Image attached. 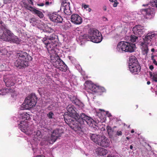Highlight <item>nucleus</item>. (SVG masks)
Instances as JSON below:
<instances>
[{
  "instance_id": "nucleus-1",
  "label": "nucleus",
  "mask_w": 157,
  "mask_h": 157,
  "mask_svg": "<svg viewBox=\"0 0 157 157\" xmlns=\"http://www.w3.org/2000/svg\"><path fill=\"white\" fill-rule=\"evenodd\" d=\"M17 60L14 62V65L20 69L25 68L29 65V61L33 58L26 52L19 51L16 55Z\"/></svg>"
},
{
  "instance_id": "nucleus-2",
  "label": "nucleus",
  "mask_w": 157,
  "mask_h": 157,
  "mask_svg": "<svg viewBox=\"0 0 157 157\" xmlns=\"http://www.w3.org/2000/svg\"><path fill=\"white\" fill-rule=\"evenodd\" d=\"M58 39V36L53 34L50 36L43 38L42 40L43 43L45 44L49 53H52L57 50L56 47L57 46Z\"/></svg>"
},
{
  "instance_id": "nucleus-3",
  "label": "nucleus",
  "mask_w": 157,
  "mask_h": 157,
  "mask_svg": "<svg viewBox=\"0 0 157 157\" xmlns=\"http://www.w3.org/2000/svg\"><path fill=\"white\" fill-rule=\"evenodd\" d=\"M90 137L94 143L102 147H106L110 145L109 140L105 136L90 133Z\"/></svg>"
},
{
  "instance_id": "nucleus-4",
  "label": "nucleus",
  "mask_w": 157,
  "mask_h": 157,
  "mask_svg": "<svg viewBox=\"0 0 157 157\" xmlns=\"http://www.w3.org/2000/svg\"><path fill=\"white\" fill-rule=\"evenodd\" d=\"M89 33V35L84 34L82 36V38L88 40H90L92 42L95 43H99L101 41L102 37L101 33L98 30L94 29H91Z\"/></svg>"
},
{
  "instance_id": "nucleus-5",
  "label": "nucleus",
  "mask_w": 157,
  "mask_h": 157,
  "mask_svg": "<svg viewBox=\"0 0 157 157\" xmlns=\"http://www.w3.org/2000/svg\"><path fill=\"white\" fill-rule=\"evenodd\" d=\"M65 122L73 130L75 131L81 130V124L79 123L78 120L74 117H71L67 114L64 116Z\"/></svg>"
},
{
  "instance_id": "nucleus-6",
  "label": "nucleus",
  "mask_w": 157,
  "mask_h": 157,
  "mask_svg": "<svg viewBox=\"0 0 157 157\" xmlns=\"http://www.w3.org/2000/svg\"><path fill=\"white\" fill-rule=\"evenodd\" d=\"M129 68L130 72L134 75H136L140 71L141 67L138 60L134 56H131L129 59Z\"/></svg>"
},
{
  "instance_id": "nucleus-7",
  "label": "nucleus",
  "mask_w": 157,
  "mask_h": 157,
  "mask_svg": "<svg viewBox=\"0 0 157 157\" xmlns=\"http://www.w3.org/2000/svg\"><path fill=\"white\" fill-rule=\"evenodd\" d=\"M85 86L88 92H91V91L93 92L98 93L99 95H101L103 92L106 91L105 88L101 86H98L94 84L90 81H86L85 82Z\"/></svg>"
},
{
  "instance_id": "nucleus-8",
  "label": "nucleus",
  "mask_w": 157,
  "mask_h": 157,
  "mask_svg": "<svg viewBox=\"0 0 157 157\" xmlns=\"http://www.w3.org/2000/svg\"><path fill=\"white\" fill-rule=\"evenodd\" d=\"M37 102V98L35 94H32L28 96L21 106V109H29L34 106Z\"/></svg>"
},
{
  "instance_id": "nucleus-9",
  "label": "nucleus",
  "mask_w": 157,
  "mask_h": 157,
  "mask_svg": "<svg viewBox=\"0 0 157 157\" xmlns=\"http://www.w3.org/2000/svg\"><path fill=\"white\" fill-rule=\"evenodd\" d=\"M135 44L127 42L121 41L117 44V50L120 52H132L134 51Z\"/></svg>"
},
{
  "instance_id": "nucleus-10",
  "label": "nucleus",
  "mask_w": 157,
  "mask_h": 157,
  "mask_svg": "<svg viewBox=\"0 0 157 157\" xmlns=\"http://www.w3.org/2000/svg\"><path fill=\"white\" fill-rule=\"evenodd\" d=\"M20 116V117L22 120L20 121V123L18 125L19 127L22 132H25L28 130L27 120L30 118V116L27 113H21Z\"/></svg>"
},
{
  "instance_id": "nucleus-11",
  "label": "nucleus",
  "mask_w": 157,
  "mask_h": 157,
  "mask_svg": "<svg viewBox=\"0 0 157 157\" xmlns=\"http://www.w3.org/2000/svg\"><path fill=\"white\" fill-rule=\"evenodd\" d=\"M49 53L51 62L52 63L53 66L59 69L61 64V62H63V61L58 56L57 51Z\"/></svg>"
},
{
  "instance_id": "nucleus-12",
  "label": "nucleus",
  "mask_w": 157,
  "mask_h": 157,
  "mask_svg": "<svg viewBox=\"0 0 157 157\" xmlns=\"http://www.w3.org/2000/svg\"><path fill=\"white\" fill-rule=\"evenodd\" d=\"M76 119H77L79 123L82 124H83L85 121L88 124L90 125L94 121V120L90 117L83 113L80 114L79 117H76Z\"/></svg>"
},
{
  "instance_id": "nucleus-13",
  "label": "nucleus",
  "mask_w": 157,
  "mask_h": 157,
  "mask_svg": "<svg viewBox=\"0 0 157 157\" xmlns=\"http://www.w3.org/2000/svg\"><path fill=\"white\" fill-rule=\"evenodd\" d=\"M14 77L13 75H7L4 77V81L6 86L9 87L13 86L15 84Z\"/></svg>"
},
{
  "instance_id": "nucleus-14",
  "label": "nucleus",
  "mask_w": 157,
  "mask_h": 157,
  "mask_svg": "<svg viewBox=\"0 0 157 157\" xmlns=\"http://www.w3.org/2000/svg\"><path fill=\"white\" fill-rule=\"evenodd\" d=\"M145 29L144 26L140 25H137L133 28V33L138 37H141L144 33Z\"/></svg>"
},
{
  "instance_id": "nucleus-15",
  "label": "nucleus",
  "mask_w": 157,
  "mask_h": 157,
  "mask_svg": "<svg viewBox=\"0 0 157 157\" xmlns=\"http://www.w3.org/2000/svg\"><path fill=\"white\" fill-rule=\"evenodd\" d=\"M23 4L26 9L30 10L31 12H33V13L37 15L40 18H42L43 17L44 14L41 11L37 10L32 6H30L25 2H24Z\"/></svg>"
},
{
  "instance_id": "nucleus-16",
  "label": "nucleus",
  "mask_w": 157,
  "mask_h": 157,
  "mask_svg": "<svg viewBox=\"0 0 157 157\" xmlns=\"http://www.w3.org/2000/svg\"><path fill=\"white\" fill-rule=\"evenodd\" d=\"M142 11L145 13L146 18L148 19H150L153 17L155 13V10L152 7L143 9Z\"/></svg>"
},
{
  "instance_id": "nucleus-17",
  "label": "nucleus",
  "mask_w": 157,
  "mask_h": 157,
  "mask_svg": "<svg viewBox=\"0 0 157 157\" xmlns=\"http://www.w3.org/2000/svg\"><path fill=\"white\" fill-rule=\"evenodd\" d=\"M48 17L52 21L56 23H61L63 21V18L59 15L53 13L52 14H48Z\"/></svg>"
},
{
  "instance_id": "nucleus-18",
  "label": "nucleus",
  "mask_w": 157,
  "mask_h": 157,
  "mask_svg": "<svg viewBox=\"0 0 157 157\" xmlns=\"http://www.w3.org/2000/svg\"><path fill=\"white\" fill-rule=\"evenodd\" d=\"M75 107L71 105H69L67 107V111L69 113L68 115L71 117H74L76 118V117H79V114H78L75 111Z\"/></svg>"
},
{
  "instance_id": "nucleus-19",
  "label": "nucleus",
  "mask_w": 157,
  "mask_h": 157,
  "mask_svg": "<svg viewBox=\"0 0 157 157\" xmlns=\"http://www.w3.org/2000/svg\"><path fill=\"white\" fill-rule=\"evenodd\" d=\"M2 33H0V38L3 40L8 41L10 40V36L12 35L11 32L9 30L7 29L3 31Z\"/></svg>"
},
{
  "instance_id": "nucleus-20",
  "label": "nucleus",
  "mask_w": 157,
  "mask_h": 157,
  "mask_svg": "<svg viewBox=\"0 0 157 157\" xmlns=\"http://www.w3.org/2000/svg\"><path fill=\"white\" fill-rule=\"evenodd\" d=\"M71 21L76 25H80L82 22V17L79 15L73 14L71 17Z\"/></svg>"
},
{
  "instance_id": "nucleus-21",
  "label": "nucleus",
  "mask_w": 157,
  "mask_h": 157,
  "mask_svg": "<svg viewBox=\"0 0 157 157\" xmlns=\"http://www.w3.org/2000/svg\"><path fill=\"white\" fill-rule=\"evenodd\" d=\"M147 44L142 42L140 43V45L141 46V50L142 53L143 55H147L149 49L147 47Z\"/></svg>"
},
{
  "instance_id": "nucleus-22",
  "label": "nucleus",
  "mask_w": 157,
  "mask_h": 157,
  "mask_svg": "<svg viewBox=\"0 0 157 157\" xmlns=\"http://www.w3.org/2000/svg\"><path fill=\"white\" fill-rule=\"evenodd\" d=\"M96 151L99 155L104 156L107 153V151L105 149L99 147L96 150Z\"/></svg>"
},
{
  "instance_id": "nucleus-23",
  "label": "nucleus",
  "mask_w": 157,
  "mask_h": 157,
  "mask_svg": "<svg viewBox=\"0 0 157 157\" xmlns=\"http://www.w3.org/2000/svg\"><path fill=\"white\" fill-rule=\"evenodd\" d=\"M12 35L10 36V40L8 41L10 42L15 43L16 44H18L19 43V39L18 37L15 36L13 35V33H12Z\"/></svg>"
},
{
  "instance_id": "nucleus-24",
  "label": "nucleus",
  "mask_w": 157,
  "mask_h": 157,
  "mask_svg": "<svg viewBox=\"0 0 157 157\" xmlns=\"http://www.w3.org/2000/svg\"><path fill=\"white\" fill-rule=\"evenodd\" d=\"M59 69L62 71L65 72L67 69V67L63 61V62H61V64L60 65Z\"/></svg>"
},
{
  "instance_id": "nucleus-25",
  "label": "nucleus",
  "mask_w": 157,
  "mask_h": 157,
  "mask_svg": "<svg viewBox=\"0 0 157 157\" xmlns=\"http://www.w3.org/2000/svg\"><path fill=\"white\" fill-rule=\"evenodd\" d=\"M6 26L2 21H0V33H2L3 31L7 29Z\"/></svg>"
},
{
  "instance_id": "nucleus-26",
  "label": "nucleus",
  "mask_w": 157,
  "mask_h": 157,
  "mask_svg": "<svg viewBox=\"0 0 157 157\" xmlns=\"http://www.w3.org/2000/svg\"><path fill=\"white\" fill-rule=\"evenodd\" d=\"M143 39L144 41L142 42L147 44H149L151 41V37H150L148 33Z\"/></svg>"
},
{
  "instance_id": "nucleus-27",
  "label": "nucleus",
  "mask_w": 157,
  "mask_h": 157,
  "mask_svg": "<svg viewBox=\"0 0 157 157\" xmlns=\"http://www.w3.org/2000/svg\"><path fill=\"white\" fill-rule=\"evenodd\" d=\"M61 5L62 9L70 7L69 6L70 3L67 0H63L62 2Z\"/></svg>"
},
{
  "instance_id": "nucleus-28",
  "label": "nucleus",
  "mask_w": 157,
  "mask_h": 157,
  "mask_svg": "<svg viewBox=\"0 0 157 157\" xmlns=\"http://www.w3.org/2000/svg\"><path fill=\"white\" fill-rule=\"evenodd\" d=\"M63 133L62 131L59 129H56L54 130L52 133L55 135L56 136L59 137L61 136V134Z\"/></svg>"
},
{
  "instance_id": "nucleus-29",
  "label": "nucleus",
  "mask_w": 157,
  "mask_h": 157,
  "mask_svg": "<svg viewBox=\"0 0 157 157\" xmlns=\"http://www.w3.org/2000/svg\"><path fill=\"white\" fill-rule=\"evenodd\" d=\"M7 90H9L8 91L7 93L10 94L11 96L14 97V96H16V92L15 91L14 89L13 88H11L7 89Z\"/></svg>"
},
{
  "instance_id": "nucleus-30",
  "label": "nucleus",
  "mask_w": 157,
  "mask_h": 157,
  "mask_svg": "<svg viewBox=\"0 0 157 157\" xmlns=\"http://www.w3.org/2000/svg\"><path fill=\"white\" fill-rule=\"evenodd\" d=\"M58 138L57 136H56L55 135L52 133L51 136L50 140L51 141L49 143L51 144H52L56 141Z\"/></svg>"
},
{
  "instance_id": "nucleus-31",
  "label": "nucleus",
  "mask_w": 157,
  "mask_h": 157,
  "mask_svg": "<svg viewBox=\"0 0 157 157\" xmlns=\"http://www.w3.org/2000/svg\"><path fill=\"white\" fill-rule=\"evenodd\" d=\"M64 13L67 15H70L71 14V11L70 9V7L67 8H65L63 9Z\"/></svg>"
},
{
  "instance_id": "nucleus-32",
  "label": "nucleus",
  "mask_w": 157,
  "mask_h": 157,
  "mask_svg": "<svg viewBox=\"0 0 157 157\" xmlns=\"http://www.w3.org/2000/svg\"><path fill=\"white\" fill-rule=\"evenodd\" d=\"M135 36L134 35H131L130 37V40L131 41L132 43H134L136 42V40L138 38V36Z\"/></svg>"
},
{
  "instance_id": "nucleus-33",
  "label": "nucleus",
  "mask_w": 157,
  "mask_h": 157,
  "mask_svg": "<svg viewBox=\"0 0 157 157\" xmlns=\"http://www.w3.org/2000/svg\"><path fill=\"white\" fill-rule=\"evenodd\" d=\"M72 101L76 105H77L78 106H80L81 103L80 101L76 98H75V100H72Z\"/></svg>"
},
{
  "instance_id": "nucleus-34",
  "label": "nucleus",
  "mask_w": 157,
  "mask_h": 157,
  "mask_svg": "<svg viewBox=\"0 0 157 157\" xmlns=\"http://www.w3.org/2000/svg\"><path fill=\"white\" fill-rule=\"evenodd\" d=\"M8 91H9L7 89H2L0 90V94L1 95H5L7 93Z\"/></svg>"
},
{
  "instance_id": "nucleus-35",
  "label": "nucleus",
  "mask_w": 157,
  "mask_h": 157,
  "mask_svg": "<svg viewBox=\"0 0 157 157\" xmlns=\"http://www.w3.org/2000/svg\"><path fill=\"white\" fill-rule=\"evenodd\" d=\"M151 4L152 6L157 7V0H153L151 2Z\"/></svg>"
},
{
  "instance_id": "nucleus-36",
  "label": "nucleus",
  "mask_w": 157,
  "mask_h": 157,
  "mask_svg": "<svg viewBox=\"0 0 157 157\" xmlns=\"http://www.w3.org/2000/svg\"><path fill=\"white\" fill-rule=\"evenodd\" d=\"M35 136L39 137L40 138L42 136V134L40 131L39 130H37L36 132H35Z\"/></svg>"
},
{
  "instance_id": "nucleus-37",
  "label": "nucleus",
  "mask_w": 157,
  "mask_h": 157,
  "mask_svg": "<svg viewBox=\"0 0 157 157\" xmlns=\"http://www.w3.org/2000/svg\"><path fill=\"white\" fill-rule=\"evenodd\" d=\"M54 115V113L52 111H50L47 114V116L50 119L53 118V116Z\"/></svg>"
},
{
  "instance_id": "nucleus-38",
  "label": "nucleus",
  "mask_w": 157,
  "mask_h": 157,
  "mask_svg": "<svg viewBox=\"0 0 157 157\" xmlns=\"http://www.w3.org/2000/svg\"><path fill=\"white\" fill-rule=\"evenodd\" d=\"M106 129L109 134H111V132H113L111 127L109 125L107 126Z\"/></svg>"
},
{
  "instance_id": "nucleus-39",
  "label": "nucleus",
  "mask_w": 157,
  "mask_h": 157,
  "mask_svg": "<svg viewBox=\"0 0 157 157\" xmlns=\"http://www.w3.org/2000/svg\"><path fill=\"white\" fill-rule=\"evenodd\" d=\"M148 34L149 35L150 37H151V40L156 36V34L153 33H149Z\"/></svg>"
},
{
  "instance_id": "nucleus-40",
  "label": "nucleus",
  "mask_w": 157,
  "mask_h": 157,
  "mask_svg": "<svg viewBox=\"0 0 157 157\" xmlns=\"http://www.w3.org/2000/svg\"><path fill=\"white\" fill-rule=\"evenodd\" d=\"M0 52L1 53H2V55H4L6 54L7 52L6 50L4 48L3 49H2V50H1Z\"/></svg>"
},
{
  "instance_id": "nucleus-41",
  "label": "nucleus",
  "mask_w": 157,
  "mask_h": 157,
  "mask_svg": "<svg viewBox=\"0 0 157 157\" xmlns=\"http://www.w3.org/2000/svg\"><path fill=\"white\" fill-rule=\"evenodd\" d=\"M12 0H3V3L4 4H6L11 2Z\"/></svg>"
},
{
  "instance_id": "nucleus-42",
  "label": "nucleus",
  "mask_w": 157,
  "mask_h": 157,
  "mask_svg": "<svg viewBox=\"0 0 157 157\" xmlns=\"http://www.w3.org/2000/svg\"><path fill=\"white\" fill-rule=\"evenodd\" d=\"M118 4V3L117 2V0H115L113 5V6L114 7H117Z\"/></svg>"
},
{
  "instance_id": "nucleus-43",
  "label": "nucleus",
  "mask_w": 157,
  "mask_h": 157,
  "mask_svg": "<svg viewBox=\"0 0 157 157\" xmlns=\"http://www.w3.org/2000/svg\"><path fill=\"white\" fill-rule=\"evenodd\" d=\"M36 21V20L35 18L33 17L30 19V23H32V22H35Z\"/></svg>"
},
{
  "instance_id": "nucleus-44",
  "label": "nucleus",
  "mask_w": 157,
  "mask_h": 157,
  "mask_svg": "<svg viewBox=\"0 0 157 157\" xmlns=\"http://www.w3.org/2000/svg\"><path fill=\"white\" fill-rule=\"evenodd\" d=\"M48 31L50 33H53L55 32V30L51 28H49L48 29Z\"/></svg>"
},
{
  "instance_id": "nucleus-45",
  "label": "nucleus",
  "mask_w": 157,
  "mask_h": 157,
  "mask_svg": "<svg viewBox=\"0 0 157 157\" xmlns=\"http://www.w3.org/2000/svg\"><path fill=\"white\" fill-rule=\"evenodd\" d=\"M106 113L107 115V116L109 117H110L112 116L111 114L108 111H106Z\"/></svg>"
},
{
  "instance_id": "nucleus-46",
  "label": "nucleus",
  "mask_w": 157,
  "mask_h": 157,
  "mask_svg": "<svg viewBox=\"0 0 157 157\" xmlns=\"http://www.w3.org/2000/svg\"><path fill=\"white\" fill-rule=\"evenodd\" d=\"M122 134V132L121 131H118L117 132V134L118 136H121Z\"/></svg>"
},
{
  "instance_id": "nucleus-47",
  "label": "nucleus",
  "mask_w": 157,
  "mask_h": 157,
  "mask_svg": "<svg viewBox=\"0 0 157 157\" xmlns=\"http://www.w3.org/2000/svg\"><path fill=\"white\" fill-rule=\"evenodd\" d=\"M29 3L32 5H33V2L32 0H27Z\"/></svg>"
},
{
  "instance_id": "nucleus-48",
  "label": "nucleus",
  "mask_w": 157,
  "mask_h": 157,
  "mask_svg": "<svg viewBox=\"0 0 157 157\" xmlns=\"http://www.w3.org/2000/svg\"><path fill=\"white\" fill-rule=\"evenodd\" d=\"M37 5L40 6H43L44 5V4L43 3H38L37 4Z\"/></svg>"
},
{
  "instance_id": "nucleus-49",
  "label": "nucleus",
  "mask_w": 157,
  "mask_h": 157,
  "mask_svg": "<svg viewBox=\"0 0 157 157\" xmlns=\"http://www.w3.org/2000/svg\"><path fill=\"white\" fill-rule=\"evenodd\" d=\"M149 68L151 71H152L154 69V67L153 65H151L149 66Z\"/></svg>"
},
{
  "instance_id": "nucleus-50",
  "label": "nucleus",
  "mask_w": 157,
  "mask_h": 157,
  "mask_svg": "<svg viewBox=\"0 0 157 157\" xmlns=\"http://www.w3.org/2000/svg\"><path fill=\"white\" fill-rule=\"evenodd\" d=\"M153 63L156 66H157V61L155 60H154V61H153Z\"/></svg>"
},
{
  "instance_id": "nucleus-51",
  "label": "nucleus",
  "mask_w": 157,
  "mask_h": 157,
  "mask_svg": "<svg viewBox=\"0 0 157 157\" xmlns=\"http://www.w3.org/2000/svg\"><path fill=\"white\" fill-rule=\"evenodd\" d=\"M89 6L88 5H84L83 6V7L84 9H86L89 7Z\"/></svg>"
},
{
  "instance_id": "nucleus-52",
  "label": "nucleus",
  "mask_w": 157,
  "mask_h": 157,
  "mask_svg": "<svg viewBox=\"0 0 157 157\" xmlns=\"http://www.w3.org/2000/svg\"><path fill=\"white\" fill-rule=\"evenodd\" d=\"M154 57H155V56H154V55H152L151 56V60L153 61H154V60H155V59H154Z\"/></svg>"
},
{
  "instance_id": "nucleus-53",
  "label": "nucleus",
  "mask_w": 157,
  "mask_h": 157,
  "mask_svg": "<svg viewBox=\"0 0 157 157\" xmlns=\"http://www.w3.org/2000/svg\"><path fill=\"white\" fill-rule=\"evenodd\" d=\"M45 4L47 5H48L49 4V2H45Z\"/></svg>"
},
{
  "instance_id": "nucleus-54",
  "label": "nucleus",
  "mask_w": 157,
  "mask_h": 157,
  "mask_svg": "<svg viewBox=\"0 0 157 157\" xmlns=\"http://www.w3.org/2000/svg\"><path fill=\"white\" fill-rule=\"evenodd\" d=\"M155 49L154 48H152L151 49V52H154L155 51Z\"/></svg>"
},
{
  "instance_id": "nucleus-55",
  "label": "nucleus",
  "mask_w": 157,
  "mask_h": 157,
  "mask_svg": "<svg viewBox=\"0 0 157 157\" xmlns=\"http://www.w3.org/2000/svg\"><path fill=\"white\" fill-rule=\"evenodd\" d=\"M151 83V82L150 81H148L147 82V84L148 85L150 84Z\"/></svg>"
},
{
  "instance_id": "nucleus-56",
  "label": "nucleus",
  "mask_w": 157,
  "mask_h": 157,
  "mask_svg": "<svg viewBox=\"0 0 157 157\" xmlns=\"http://www.w3.org/2000/svg\"><path fill=\"white\" fill-rule=\"evenodd\" d=\"M130 148L131 149H132L133 148V146L132 145H131L130 147Z\"/></svg>"
},
{
  "instance_id": "nucleus-57",
  "label": "nucleus",
  "mask_w": 157,
  "mask_h": 157,
  "mask_svg": "<svg viewBox=\"0 0 157 157\" xmlns=\"http://www.w3.org/2000/svg\"><path fill=\"white\" fill-rule=\"evenodd\" d=\"M36 157H44L43 155H38L37 156H36Z\"/></svg>"
},
{
  "instance_id": "nucleus-58",
  "label": "nucleus",
  "mask_w": 157,
  "mask_h": 157,
  "mask_svg": "<svg viewBox=\"0 0 157 157\" xmlns=\"http://www.w3.org/2000/svg\"><path fill=\"white\" fill-rule=\"evenodd\" d=\"M131 133H133L134 132V131L133 129H132L131 131Z\"/></svg>"
},
{
  "instance_id": "nucleus-59",
  "label": "nucleus",
  "mask_w": 157,
  "mask_h": 157,
  "mask_svg": "<svg viewBox=\"0 0 157 157\" xmlns=\"http://www.w3.org/2000/svg\"><path fill=\"white\" fill-rule=\"evenodd\" d=\"M109 1L112 2H114L113 0H109Z\"/></svg>"
},
{
  "instance_id": "nucleus-60",
  "label": "nucleus",
  "mask_w": 157,
  "mask_h": 157,
  "mask_svg": "<svg viewBox=\"0 0 157 157\" xmlns=\"http://www.w3.org/2000/svg\"><path fill=\"white\" fill-rule=\"evenodd\" d=\"M91 10V9L90 8H89L88 9V10L89 12H90Z\"/></svg>"
},
{
  "instance_id": "nucleus-61",
  "label": "nucleus",
  "mask_w": 157,
  "mask_h": 157,
  "mask_svg": "<svg viewBox=\"0 0 157 157\" xmlns=\"http://www.w3.org/2000/svg\"><path fill=\"white\" fill-rule=\"evenodd\" d=\"M147 6V5L143 4V6Z\"/></svg>"
},
{
  "instance_id": "nucleus-62",
  "label": "nucleus",
  "mask_w": 157,
  "mask_h": 157,
  "mask_svg": "<svg viewBox=\"0 0 157 157\" xmlns=\"http://www.w3.org/2000/svg\"><path fill=\"white\" fill-rule=\"evenodd\" d=\"M126 139H127V140H129V137H126Z\"/></svg>"
},
{
  "instance_id": "nucleus-63",
  "label": "nucleus",
  "mask_w": 157,
  "mask_h": 157,
  "mask_svg": "<svg viewBox=\"0 0 157 157\" xmlns=\"http://www.w3.org/2000/svg\"><path fill=\"white\" fill-rule=\"evenodd\" d=\"M100 110H101V111H104V110L103 109H100Z\"/></svg>"
},
{
  "instance_id": "nucleus-64",
  "label": "nucleus",
  "mask_w": 157,
  "mask_h": 157,
  "mask_svg": "<svg viewBox=\"0 0 157 157\" xmlns=\"http://www.w3.org/2000/svg\"><path fill=\"white\" fill-rule=\"evenodd\" d=\"M104 10L105 11H106V8H105L104 9Z\"/></svg>"
}]
</instances>
